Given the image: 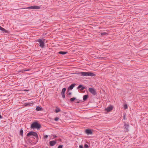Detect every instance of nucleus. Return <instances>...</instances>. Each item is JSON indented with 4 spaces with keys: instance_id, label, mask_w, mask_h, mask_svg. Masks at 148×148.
<instances>
[{
    "instance_id": "nucleus-1",
    "label": "nucleus",
    "mask_w": 148,
    "mask_h": 148,
    "mask_svg": "<svg viewBox=\"0 0 148 148\" xmlns=\"http://www.w3.org/2000/svg\"><path fill=\"white\" fill-rule=\"evenodd\" d=\"M27 136L28 137L32 136L29 140V141L31 144H32L34 143V142H32V140H34L35 139L34 137H35L37 139V141H38V135L37 133L33 131L30 132L27 134Z\"/></svg>"
},
{
    "instance_id": "nucleus-2",
    "label": "nucleus",
    "mask_w": 148,
    "mask_h": 148,
    "mask_svg": "<svg viewBox=\"0 0 148 148\" xmlns=\"http://www.w3.org/2000/svg\"><path fill=\"white\" fill-rule=\"evenodd\" d=\"M78 74L81 75L82 76H94L95 75V74L91 72H81L78 73Z\"/></svg>"
},
{
    "instance_id": "nucleus-3",
    "label": "nucleus",
    "mask_w": 148,
    "mask_h": 148,
    "mask_svg": "<svg viewBox=\"0 0 148 148\" xmlns=\"http://www.w3.org/2000/svg\"><path fill=\"white\" fill-rule=\"evenodd\" d=\"M40 124L38 123L37 122H33L31 125V128H37L38 129L41 127Z\"/></svg>"
},
{
    "instance_id": "nucleus-4",
    "label": "nucleus",
    "mask_w": 148,
    "mask_h": 148,
    "mask_svg": "<svg viewBox=\"0 0 148 148\" xmlns=\"http://www.w3.org/2000/svg\"><path fill=\"white\" fill-rule=\"evenodd\" d=\"M45 39H43V40L41 39H39L37 40V41L39 42L40 44L39 46L41 48H43L45 46Z\"/></svg>"
},
{
    "instance_id": "nucleus-5",
    "label": "nucleus",
    "mask_w": 148,
    "mask_h": 148,
    "mask_svg": "<svg viewBox=\"0 0 148 148\" xmlns=\"http://www.w3.org/2000/svg\"><path fill=\"white\" fill-rule=\"evenodd\" d=\"M40 7L38 6H31L30 7H28L25 9H31L32 10H35V9H39L40 8Z\"/></svg>"
},
{
    "instance_id": "nucleus-6",
    "label": "nucleus",
    "mask_w": 148,
    "mask_h": 148,
    "mask_svg": "<svg viewBox=\"0 0 148 148\" xmlns=\"http://www.w3.org/2000/svg\"><path fill=\"white\" fill-rule=\"evenodd\" d=\"M124 127L125 129V131L128 132L129 131V125L128 123H126L125 122H124Z\"/></svg>"
},
{
    "instance_id": "nucleus-7",
    "label": "nucleus",
    "mask_w": 148,
    "mask_h": 148,
    "mask_svg": "<svg viewBox=\"0 0 148 148\" xmlns=\"http://www.w3.org/2000/svg\"><path fill=\"white\" fill-rule=\"evenodd\" d=\"M89 91L93 95H95L96 94V92L95 90L92 88H89L88 89Z\"/></svg>"
},
{
    "instance_id": "nucleus-8",
    "label": "nucleus",
    "mask_w": 148,
    "mask_h": 148,
    "mask_svg": "<svg viewBox=\"0 0 148 148\" xmlns=\"http://www.w3.org/2000/svg\"><path fill=\"white\" fill-rule=\"evenodd\" d=\"M113 108V106L111 105L108 107L107 108H105V111H107V112H108L112 110Z\"/></svg>"
},
{
    "instance_id": "nucleus-9",
    "label": "nucleus",
    "mask_w": 148,
    "mask_h": 148,
    "mask_svg": "<svg viewBox=\"0 0 148 148\" xmlns=\"http://www.w3.org/2000/svg\"><path fill=\"white\" fill-rule=\"evenodd\" d=\"M56 143V142L54 140L50 141L49 142V145L51 146H53Z\"/></svg>"
},
{
    "instance_id": "nucleus-10",
    "label": "nucleus",
    "mask_w": 148,
    "mask_h": 148,
    "mask_svg": "<svg viewBox=\"0 0 148 148\" xmlns=\"http://www.w3.org/2000/svg\"><path fill=\"white\" fill-rule=\"evenodd\" d=\"M85 88V87L82 85H79L77 88L78 89H80L81 91L83 90Z\"/></svg>"
},
{
    "instance_id": "nucleus-11",
    "label": "nucleus",
    "mask_w": 148,
    "mask_h": 148,
    "mask_svg": "<svg viewBox=\"0 0 148 148\" xmlns=\"http://www.w3.org/2000/svg\"><path fill=\"white\" fill-rule=\"evenodd\" d=\"M75 85V84H72L68 88V89L69 90H71L74 87Z\"/></svg>"
},
{
    "instance_id": "nucleus-12",
    "label": "nucleus",
    "mask_w": 148,
    "mask_h": 148,
    "mask_svg": "<svg viewBox=\"0 0 148 148\" xmlns=\"http://www.w3.org/2000/svg\"><path fill=\"white\" fill-rule=\"evenodd\" d=\"M86 134H92V132L91 130L90 129H87L86 130Z\"/></svg>"
},
{
    "instance_id": "nucleus-13",
    "label": "nucleus",
    "mask_w": 148,
    "mask_h": 148,
    "mask_svg": "<svg viewBox=\"0 0 148 148\" xmlns=\"http://www.w3.org/2000/svg\"><path fill=\"white\" fill-rule=\"evenodd\" d=\"M33 103H25V106H32L33 105Z\"/></svg>"
},
{
    "instance_id": "nucleus-14",
    "label": "nucleus",
    "mask_w": 148,
    "mask_h": 148,
    "mask_svg": "<svg viewBox=\"0 0 148 148\" xmlns=\"http://www.w3.org/2000/svg\"><path fill=\"white\" fill-rule=\"evenodd\" d=\"M68 53L67 51H60L58 52V53L62 55Z\"/></svg>"
},
{
    "instance_id": "nucleus-15",
    "label": "nucleus",
    "mask_w": 148,
    "mask_h": 148,
    "mask_svg": "<svg viewBox=\"0 0 148 148\" xmlns=\"http://www.w3.org/2000/svg\"><path fill=\"white\" fill-rule=\"evenodd\" d=\"M88 97V95H85L83 96V100L84 101H86Z\"/></svg>"
},
{
    "instance_id": "nucleus-16",
    "label": "nucleus",
    "mask_w": 148,
    "mask_h": 148,
    "mask_svg": "<svg viewBox=\"0 0 148 148\" xmlns=\"http://www.w3.org/2000/svg\"><path fill=\"white\" fill-rule=\"evenodd\" d=\"M42 110V108L40 107H39L38 106H37L36 109V110L38 111H41Z\"/></svg>"
},
{
    "instance_id": "nucleus-17",
    "label": "nucleus",
    "mask_w": 148,
    "mask_h": 148,
    "mask_svg": "<svg viewBox=\"0 0 148 148\" xmlns=\"http://www.w3.org/2000/svg\"><path fill=\"white\" fill-rule=\"evenodd\" d=\"M66 88H63L62 90L61 94H65V92L66 91Z\"/></svg>"
},
{
    "instance_id": "nucleus-18",
    "label": "nucleus",
    "mask_w": 148,
    "mask_h": 148,
    "mask_svg": "<svg viewBox=\"0 0 148 148\" xmlns=\"http://www.w3.org/2000/svg\"><path fill=\"white\" fill-rule=\"evenodd\" d=\"M60 111H61V110H60V109L59 108H58L57 107L55 110V112L56 113H58V112H60Z\"/></svg>"
},
{
    "instance_id": "nucleus-19",
    "label": "nucleus",
    "mask_w": 148,
    "mask_h": 148,
    "mask_svg": "<svg viewBox=\"0 0 148 148\" xmlns=\"http://www.w3.org/2000/svg\"><path fill=\"white\" fill-rule=\"evenodd\" d=\"M23 130L21 129L20 131V134L22 136H23Z\"/></svg>"
},
{
    "instance_id": "nucleus-20",
    "label": "nucleus",
    "mask_w": 148,
    "mask_h": 148,
    "mask_svg": "<svg viewBox=\"0 0 148 148\" xmlns=\"http://www.w3.org/2000/svg\"><path fill=\"white\" fill-rule=\"evenodd\" d=\"M76 99V98L75 97L71 98L70 99V101H73Z\"/></svg>"
},
{
    "instance_id": "nucleus-21",
    "label": "nucleus",
    "mask_w": 148,
    "mask_h": 148,
    "mask_svg": "<svg viewBox=\"0 0 148 148\" xmlns=\"http://www.w3.org/2000/svg\"><path fill=\"white\" fill-rule=\"evenodd\" d=\"M0 30L3 31H5V30L0 26Z\"/></svg>"
},
{
    "instance_id": "nucleus-22",
    "label": "nucleus",
    "mask_w": 148,
    "mask_h": 148,
    "mask_svg": "<svg viewBox=\"0 0 148 148\" xmlns=\"http://www.w3.org/2000/svg\"><path fill=\"white\" fill-rule=\"evenodd\" d=\"M107 34V33L106 32H102L101 34V35L102 36L105 35Z\"/></svg>"
},
{
    "instance_id": "nucleus-23",
    "label": "nucleus",
    "mask_w": 148,
    "mask_h": 148,
    "mask_svg": "<svg viewBox=\"0 0 148 148\" xmlns=\"http://www.w3.org/2000/svg\"><path fill=\"white\" fill-rule=\"evenodd\" d=\"M69 90H68V92L66 93V94L68 95H71V92H69Z\"/></svg>"
},
{
    "instance_id": "nucleus-24",
    "label": "nucleus",
    "mask_w": 148,
    "mask_h": 148,
    "mask_svg": "<svg viewBox=\"0 0 148 148\" xmlns=\"http://www.w3.org/2000/svg\"><path fill=\"white\" fill-rule=\"evenodd\" d=\"M59 118L58 117H56L54 119V120L56 121H57L58 120Z\"/></svg>"
},
{
    "instance_id": "nucleus-25",
    "label": "nucleus",
    "mask_w": 148,
    "mask_h": 148,
    "mask_svg": "<svg viewBox=\"0 0 148 148\" xmlns=\"http://www.w3.org/2000/svg\"><path fill=\"white\" fill-rule=\"evenodd\" d=\"M84 147L85 148H88V145L87 144H85L84 145Z\"/></svg>"
},
{
    "instance_id": "nucleus-26",
    "label": "nucleus",
    "mask_w": 148,
    "mask_h": 148,
    "mask_svg": "<svg viewBox=\"0 0 148 148\" xmlns=\"http://www.w3.org/2000/svg\"><path fill=\"white\" fill-rule=\"evenodd\" d=\"M124 108L125 109H126L127 108V104H125L124 106Z\"/></svg>"
},
{
    "instance_id": "nucleus-27",
    "label": "nucleus",
    "mask_w": 148,
    "mask_h": 148,
    "mask_svg": "<svg viewBox=\"0 0 148 148\" xmlns=\"http://www.w3.org/2000/svg\"><path fill=\"white\" fill-rule=\"evenodd\" d=\"M97 58H98V59H102L104 58L100 57H98Z\"/></svg>"
},
{
    "instance_id": "nucleus-28",
    "label": "nucleus",
    "mask_w": 148,
    "mask_h": 148,
    "mask_svg": "<svg viewBox=\"0 0 148 148\" xmlns=\"http://www.w3.org/2000/svg\"><path fill=\"white\" fill-rule=\"evenodd\" d=\"M63 145H60L58 146V148H62Z\"/></svg>"
},
{
    "instance_id": "nucleus-29",
    "label": "nucleus",
    "mask_w": 148,
    "mask_h": 148,
    "mask_svg": "<svg viewBox=\"0 0 148 148\" xmlns=\"http://www.w3.org/2000/svg\"><path fill=\"white\" fill-rule=\"evenodd\" d=\"M62 97L63 98H65V94H61Z\"/></svg>"
},
{
    "instance_id": "nucleus-30",
    "label": "nucleus",
    "mask_w": 148,
    "mask_h": 148,
    "mask_svg": "<svg viewBox=\"0 0 148 148\" xmlns=\"http://www.w3.org/2000/svg\"><path fill=\"white\" fill-rule=\"evenodd\" d=\"M125 114H124L123 116V118L124 120H126V119L125 118Z\"/></svg>"
},
{
    "instance_id": "nucleus-31",
    "label": "nucleus",
    "mask_w": 148,
    "mask_h": 148,
    "mask_svg": "<svg viewBox=\"0 0 148 148\" xmlns=\"http://www.w3.org/2000/svg\"><path fill=\"white\" fill-rule=\"evenodd\" d=\"M48 136L47 135H45L44 136V138H47L48 137Z\"/></svg>"
},
{
    "instance_id": "nucleus-32",
    "label": "nucleus",
    "mask_w": 148,
    "mask_h": 148,
    "mask_svg": "<svg viewBox=\"0 0 148 148\" xmlns=\"http://www.w3.org/2000/svg\"><path fill=\"white\" fill-rule=\"evenodd\" d=\"M53 138H56V137H57V136L56 135H53Z\"/></svg>"
},
{
    "instance_id": "nucleus-33",
    "label": "nucleus",
    "mask_w": 148,
    "mask_h": 148,
    "mask_svg": "<svg viewBox=\"0 0 148 148\" xmlns=\"http://www.w3.org/2000/svg\"><path fill=\"white\" fill-rule=\"evenodd\" d=\"M79 148H83V147L82 145H80L79 146Z\"/></svg>"
},
{
    "instance_id": "nucleus-34",
    "label": "nucleus",
    "mask_w": 148,
    "mask_h": 148,
    "mask_svg": "<svg viewBox=\"0 0 148 148\" xmlns=\"http://www.w3.org/2000/svg\"><path fill=\"white\" fill-rule=\"evenodd\" d=\"M24 69H23V70H22L21 71V72H22V73H24V72H25L24 71Z\"/></svg>"
},
{
    "instance_id": "nucleus-35",
    "label": "nucleus",
    "mask_w": 148,
    "mask_h": 148,
    "mask_svg": "<svg viewBox=\"0 0 148 148\" xmlns=\"http://www.w3.org/2000/svg\"><path fill=\"white\" fill-rule=\"evenodd\" d=\"M25 91H29V90L25 89L24 90Z\"/></svg>"
},
{
    "instance_id": "nucleus-36",
    "label": "nucleus",
    "mask_w": 148,
    "mask_h": 148,
    "mask_svg": "<svg viewBox=\"0 0 148 148\" xmlns=\"http://www.w3.org/2000/svg\"><path fill=\"white\" fill-rule=\"evenodd\" d=\"M2 116L0 114V119L2 118Z\"/></svg>"
},
{
    "instance_id": "nucleus-37",
    "label": "nucleus",
    "mask_w": 148,
    "mask_h": 148,
    "mask_svg": "<svg viewBox=\"0 0 148 148\" xmlns=\"http://www.w3.org/2000/svg\"><path fill=\"white\" fill-rule=\"evenodd\" d=\"M30 70V69H27L26 71H28Z\"/></svg>"
},
{
    "instance_id": "nucleus-38",
    "label": "nucleus",
    "mask_w": 148,
    "mask_h": 148,
    "mask_svg": "<svg viewBox=\"0 0 148 148\" xmlns=\"http://www.w3.org/2000/svg\"><path fill=\"white\" fill-rule=\"evenodd\" d=\"M24 69V71H26L27 69Z\"/></svg>"
},
{
    "instance_id": "nucleus-39",
    "label": "nucleus",
    "mask_w": 148,
    "mask_h": 148,
    "mask_svg": "<svg viewBox=\"0 0 148 148\" xmlns=\"http://www.w3.org/2000/svg\"><path fill=\"white\" fill-rule=\"evenodd\" d=\"M77 103H79V101H77Z\"/></svg>"
},
{
    "instance_id": "nucleus-40",
    "label": "nucleus",
    "mask_w": 148,
    "mask_h": 148,
    "mask_svg": "<svg viewBox=\"0 0 148 148\" xmlns=\"http://www.w3.org/2000/svg\"><path fill=\"white\" fill-rule=\"evenodd\" d=\"M71 97V96H68V97L70 98V97Z\"/></svg>"
}]
</instances>
